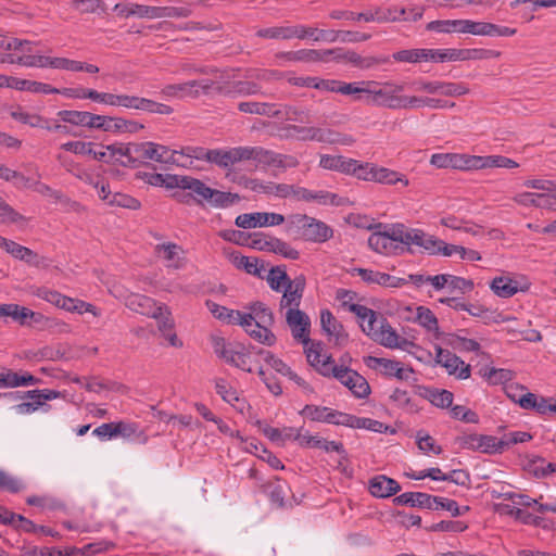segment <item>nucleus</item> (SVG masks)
<instances>
[{"label":"nucleus","mask_w":556,"mask_h":556,"mask_svg":"<svg viewBox=\"0 0 556 556\" xmlns=\"http://www.w3.org/2000/svg\"><path fill=\"white\" fill-rule=\"evenodd\" d=\"M390 399L397 404L399 407L409 412L416 413L418 410L417 405L414 401L408 396V393L405 390L395 389L391 394Z\"/></svg>","instance_id":"59"},{"label":"nucleus","mask_w":556,"mask_h":556,"mask_svg":"<svg viewBox=\"0 0 556 556\" xmlns=\"http://www.w3.org/2000/svg\"><path fill=\"white\" fill-rule=\"evenodd\" d=\"M225 316V323L229 325L241 326L244 329V331L250 336L251 327H253L251 315H248V313H242L240 311L229 308L227 315Z\"/></svg>","instance_id":"54"},{"label":"nucleus","mask_w":556,"mask_h":556,"mask_svg":"<svg viewBox=\"0 0 556 556\" xmlns=\"http://www.w3.org/2000/svg\"><path fill=\"white\" fill-rule=\"evenodd\" d=\"M416 89L430 94H441L445 97H460L469 92V88L462 83L446 81H416Z\"/></svg>","instance_id":"14"},{"label":"nucleus","mask_w":556,"mask_h":556,"mask_svg":"<svg viewBox=\"0 0 556 556\" xmlns=\"http://www.w3.org/2000/svg\"><path fill=\"white\" fill-rule=\"evenodd\" d=\"M217 92L222 94H256L260 91V87L254 81H233L228 87H217Z\"/></svg>","instance_id":"45"},{"label":"nucleus","mask_w":556,"mask_h":556,"mask_svg":"<svg viewBox=\"0 0 556 556\" xmlns=\"http://www.w3.org/2000/svg\"><path fill=\"white\" fill-rule=\"evenodd\" d=\"M126 304L131 311L151 317L161 316L162 309H165V305H157L153 299L142 294L129 295Z\"/></svg>","instance_id":"20"},{"label":"nucleus","mask_w":556,"mask_h":556,"mask_svg":"<svg viewBox=\"0 0 556 556\" xmlns=\"http://www.w3.org/2000/svg\"><path fill=\"white\" fill-rule=\"evenodd\" d=\"M254 147H235L230 149H223L222 168L229 169L235 164L253 161Z\"/></svg>","instance_id":"26"},{"label":"nucleus","mask_w":556,"mask_h":556,"mask_svg":"<svg viewBox=\"0 0 556 556\" xmlns=\"http://www.w3.org/2000/svg\"><path fill=\"white\" fill-rule=\"evenodd\" d=\"M415 320L428 331H434L437 338L440 337L438 318L430 308L418 306Z\"/></svg>","instance_id":"47"},{"label":"nucleus","mask_w":556,"mask_h":556,"mask_svg":"<svg viewBox=\"0 0 556 556\" xmlns=\"http://www.w3.org/2000/svg\"><path fill=\"white\" fill-rule=\"evenodd\" d=\"M266 280L274 291L280 292L293 279H290L283 266H275L269 269Z\"/></svg>","instance_id":"44"},{"label":"nucleus","mask_w":556,"mask_h":556,"mask_svg":"<svg viewBox=\"0 0 556 556\" xmlns=\"http://www.w3.org/2000/svg\"><path fill=\"white\" fill-rule=\"evenodd\" d=\"M219 236L226 241H229V242H232V243H236L239 245H247V247H249L250 239H251L250 233H247L241 230H233V229L222 230L219 232Z\"/></svg>","instance_id":"64"},{"label":"nucleus","mask_w":556,"mask_h":556,"mask_svg":"<svg viewBox=\"0 0 556 556\" xmlns=\"http://www.w3.org/2000/svg\"><path fill=\"white\" fill-rule=\"evenodd\" d=\"M361 84L368 86V89L364 90V93L371 97L368 103L390 110H401V92L404 90L403 84H397L392 80H368L362 81Z\"/></svg>","instance_id":"5"},{"label":"nucleus","mask_w":556,"mask_h":556,"mask_svg":"<svg viewBox=\"0 0 556 556\" xmlns=\"http://www.w3.org/2000/svg\"><path fill=\"white\" fill-rule=\"evenodd\" d=\"M467 21L468 20H445V21H432L427 24L428 30L439 31V33H451V31H467Z\"/></svg>","instance_id":"43"},{"label":"nucleus","mask_w":556,"mask_h":556,"mask_svg":"<svg viewBox=\"0 0 556 556\" xmlns=\"http://www.w3.org/2000/svg\"><path fill=\"white\" fill-rule=\"evenodd\" d=\"M367 324L361 323L362 330L370 337L375 342L389 348H403L407 343L406 339L399 341L400 337L396 331L390 326L387 319L374 313L372 318H368Z\"/></svg>","instance_id":"6"},{"label":"nucleus","mask_w":556,"mask_h":556,"mask_svg":"<svg viewBox=\"0 0 556 556\" xmlns=\"http://www.w3.org/2000/svg\"><path fill=\"white\" fill-rule=\"evenodd\" d=\"M238 110L242 113L263 115L267 117H276L278 114L276 105L266 102H240L238 104Z\"/></svg>","instance_id":"35"},{"label":"nucleus","mask_w":556,"mask_h":556,"mask_svg":"<svg viewBox=\"0 0 556 556\" xmlns=\"http://www.w3.org/2000/svg\"><path fill=\"white\" fill-rule=\"evenodd\" d=\"M405 14L406 10L404 8H376L375 11L358 13L357 20H364L365 22L377 21L379 23L396 22L401 21Z\"/></svg>","instance_id":"22"},{"label":"nucleus","mask_w":556,"mask_h":556,"mask_svg":"<svg viewBox=\"0 0 556 556\" xmlns=\"http://www.w3.org/2000/svg\"><path fill=\"white\" fill-rule=\"evenodd\" d=\"M381 229H374L375 231L368 238V247L383 255H396L400 252H403L404 249L399 244L394 243L389 232L387 231V227H382Z\"/></svg>","instance_id":"16"},{"label":"nucleus","mask_w":556,"mask_h":556,"mask_svg":"<svg viewBox=\"0 0 556 556\" xmlns=\"http://www.w3.org/2000/svg\"><path fill=\"white\" fill-rule=\"evenodd\" d=\"M253 190L263 192L268 195H275L281 199L290 197L291 187L288 184H276V182H260Z\"/></svg>","instance_id":"50"},{"label":"nucleus","mask_w":556,"mask_h":556,"mask_svg":"<svg viewBox=\"0 0 556 556\" xmlns=\"http://www.w3.org/2000/svg\"><path fill=\"white\" fill-rule=\"evenodd\" d=\"M210 188L211 187L206 186L202 180L191 176L188 177V182L184 185V190H189L186 198L191 197L194 202L201 206H204L206 203Z\"/></svg>","instance_id":"32"},{"label":"nucleus","mask_w":556,"mask_h":556,"mask_svg":"<svg viewBox=\"0 0 556 556\" xmlns=\"http://www.w3.org/2000/svg\"><path fill=\"white\" fill-rule=\"evenodd\" d=\"M369 491L376 497H389L401 491V485L392 478L380 475L369 480Z\"/></svg>","instance_id":"23"},{"label":"nucleus","mask_w":556,"mask_h":556,"mask_svg":"<svg viewBox=\"0 0 556 556\" xmlns=\"http://www.w3.org/2000/svg\"><path fill=\"white\" fill-rule=\"evenodd\" d=\"M88 99L104 103L113 106H123L125 94H114L109 92H98L97 90H89L87 93Z\"/></svg>","instance_id":"53"},{"label":"nucleus","mask_w":556,"mask_h":556,"mask_svg":"<svg viewBox=\"0 0 556 556\" xmlns=\"http://www.w3.org/2000/svg\"><path fill=\"white\" fill-rule=\"evenodd\" d=\"M374 181L383 185H396L403 184V186H408V179L401 173L387 168V167H376V175L372 176Z\"/></svg>","instance_id":"40"},{"label":"nucleus","mask_w":556,"mask_h":556,"mask_svg":"<svg viewBox=\"0 0 556 556\" xmlns=\"http://www.w3.org/2000/svg\"><path fill=\"white\" fill-rule=\"evenodd\" d=\"M358 417L330 408L328 424L356 429Z\"/></svg>","instance_id":"58"},{"label":"nucleus","mask_w":556,"mask_h":556,"mask_svg":"<svg viewBox=\"0 0 556 556\" xmlns=\"http://www.w3.org/2000/svg\"><path fill=\"white\" fill-rule=\"evenodd\" d=\"M114 11L123 17L156 18V7L137 3H117Z\"/></svg>","instance_id":"29"},{"label":"nucleus","mask_w":556,"mask_h":556,"mask_svg":"<svg viewBox=\"0 0 556 556\" xmlns=\"http://www.w3.org/2000/svg\"><path fill=\"white\" fill-rule=\"evenodd\" d=\"M136 167L143 164L147 160L159 163L179 164L177 151H170L167 147L154 142H135Z\"/></svg>","instance_id":"7"},{"label":"nucleus","mask_w":556,"mask_h":556,"mask_svg":"<svg viewBox=\"0 0 556 556\" xmlns=\"http://www.w3.org/2000/svg\"><path fill=\"white\" fill-rule=\"evenodd\" d=\"M419 395L440 408H447L453 403V393L444 389L419 387Z\"/></svg>","instance_id":"30"},{"label":"nucleus","mask_w":556,"mask_h":556,"mask_svg":"<svg viewBox=\"0 0 556 556\" xmlns=\"http://www.w3.org/2000/svg\"><path fill=\"white\" fill-rule=\"evenodd\" d=\"M255 354L263 356L264 361L277 372L287 376L291 375V368L282 359L276 357L271 352L257 349Z\"/></svg>","instance_id":"55"},{"label":"nucleus","mask_w":556,"mask_h":556,"mask_svg":"<svg viewBox=\"0 0 556 556\" xmlns=\"http://www.w3.org/2000/svg\"><path fill=\"white\" fill-rule=\"evenodd\" d=\"M285 222V216L278 213H250L238 215L235 224L239 228L249 229L263 226H277Z\"/></svg>","instance_id":"15"},{"label":"nucleus","mask_w":556,"mask_h":556,"mask_svg":"<svg viewBox=\"0 0 556 556\" xmlns=\"http://www.w3.org/2000/svg\"><path fill=\"white\" fill-rule=\"evenodd\" d=\"M280 55L289 61L305 63L327 62L329 56H332L337 61H345L362 70L371 68L378 64L387 62V59L362 56L354 51H345L342 48L328 50L302 49L298 51L283 52Z\"/></svg>","instance_id":"1"},{"label":"nucleus","mask_w":556,"mask_h":556,"mask_svg":"<svg viewBox=\"0 0 556 556\" xmlns=\"http://www.w3.org/2000/svg\"><path fill=\"white\" fill-rule=\"evenodd\" d=\"M392 58L397 62L417 63L421 61H430L433 58L431 49H410L400 50L393 53Z\"/></svg>","instance_id":"41"},{"label":"nucleus","mask_w":556,"mask_h":556,"mask_svg":"<svg viewBox=\"0 0 556 556\" xmlns=\"http://www.w3.org/2000/svg\"><path fill=\"white\" fill-rule=\"evenodd\" d=\"M287 231L314 243H324L333 237V229L330 226L306 214L290 215Z\"/></svg>","instance_id":"2"},{"label":"nucleus","mask_w":556,"mask_h":556,"mask_svg":"<svg viewBox=\"0 0 556 556\" xmlns=\"http://www.w3.org/2000/svg\"><path fill=\"white\" fill-rule=\"evenodd\" d=\"M239 268H243L248 274L263 278L262 271L265 269L264 263H258L255 257L241 256L237 263Z\"/></svg>","instance_id":"60"},{"label":"nucleus","mask_w":556,"mask_h":556,"mask_svg":"<svg viewBox=\"0 0 556 556\" xmlns=\"http://www.w3.org/2000/svg\"><path fill=\"white\" fill-rule=\"evenodd\" d=\"M4 396L10 397L13 401L21 400L24 397L31 399L33 402L21 403L15 406L16 410L21 414L30 413L36 410L40 405L45 403V401H50L58 399L60 396V392L49 389L43 390H31L27 392H9L4 393Z\"/></svg>","instance_id":"10"},{"label":"nucleus","mask_w":556,"mask_h":556,"mask_svg":"<svg viewBox=\"0 0 556 556\" xmlns=\"http://www.w3.org/2000/svg\"><path fill=\"white\" fill-rule=\"evenodd\" d=\"M215 390L225 402L231 405H233L235 402H239V395L236 389H233L225 379L219 378L215 380Z\"/></svg>","instance_id":"57"},{"label":"nucleus","mask_w":556,"mask_h":556,"mask_svg":"<svg viewBox=\"0 0 556 556\" xmlns=\"http://www.w3.org/2000/svg\"><path fill=\"white\" fill-rule=\"evenodd\" d=\"M306 286V279L303 275L296 276L285 287L282 298L280 300V309L299 308Z\"/></svg>","instance_id":"17"},{"label":"nucleus","mask_w":556,"mask_h":556,"mask_svg":"<svg viewBox=\"0 0 556 556\" xmlns=\"http://www.w3.org/2000/svg\"><path fill=\"white\" fill-rule=\"evenodd\" d=\"M123 108L156 113L161 115H169L173 109L169 105L155 102L151 99L125 94Z\"/></svg>","instance_id":"19"},{"label":"nucleus","mask_w":556,"mask_h":556,"mask_svg":"<svg viewBox=\"0 0 556 556\" xmlns=\"http://www.w3.org/2000/svg\"><path fill=\"white\" fill-rule=\"evenodd\" d=\"M296 34L298 39L312 38L314 41L324 40L328 42H334L338 40V33H334V30L318 29L303 25H298Z\"/></svg>","instance_id":"34"},{"label":"nucleus","mask_w":556,"mask_h":556,"mask_svg":"<svg viewBox=\"0 0 556 556\" xmlns=\"http://www.w3.org/2000/svg\"><path fill=\"white\" fill-rule=\"evenodd\" d=\"M1 80H7L8 86L15 88L17 90H26L35 93H50V92H56L58 88L51 87L48 84L34 81V80H27V79H20V78H7L5 76H0Z\"/></svg>","instance_id":"31"},{"label":"nucleus","mask_w":556,"mask_h":556,"mask_svg":"<svg viewBox=\"0 0 556 556\" xmlns=\"http://www.w3.org/2000/svg\"><path fill=\"white\" fill-rule=\"evenodd\" d=\"M212 344L215 354L224 362L241 370L252 372V354L257 349L245 346L240 342H227L223 337H213Z\"/></svg>","instance_id":"3"},{"label":"nucleus","mask_w":556,"mask_h":556,"mask_svg":"<svg viewBox=\"0 0 556 556\" xmlns=\"http://www.w3.org/2000/svg\"><path fill=\"white\" fill-rule=\"evenodd\" d=\"M298 25L294 26H279V27H269L262 28L256 31V36L261 38H269V39H292L298 38Z\"/></svg>","instance_id":"38"},{"label":"nucleus","mask_w":556,"mask_h":556,"mask_svg":"<svg viewBox=\"0 0 556 556\" xmlns=\"http://www.w3.org/2000/svg\"><path fill=\"white\" fill-rule=\"evenodd\" d=\"M352 273L353 275L356 274L357 276H359L363 279V281L369 285L376 283L384 287L387 281L390 279L389 274L375 271L366 268H354Z\"/></svg>","instance_id":"52"},{"label":"nucleus","mask_w":556,"mask_h":556,"mask_svg":"<svg viewBox=\"0 0 556 556\" xmlns=\"http://www.w3.org/2000/svg\"><path fill=\"white\" fill-rule=\"evenodd\" d=\"M382 227H387V231L389 232L390 237L392 238L393 242L399 244H405L408 245V241L410 236V229L406 227L404 224H393V225H383L381 223L369 225L368 229H382Z\"/></svg>","instance_id":"36"},{"label":"nucleus","mask_w":556,"mask_h":556,"mask_svg":"<svg viewBox=\"0 0 556 556\" xmlns=\"http://www.w3.org/2000/svg\"><path fill=\"white\" fill-rule=\"evenodd\" d=\"M443 367L446 369L448 375H456L458 379H467L470 377V365L465 364V362L456 354H453L451 358L445 359Z\"/></svg>","instance_id":"46"},{"label":"nucleus","mask_w":556,"mask_h":556,"mask_svg":"<svg viewBox=\"0 0 556 556\" xmlns=\"http://www.w3.org/2000/svg\"><path fill=\"white\" fill-rule=\"evenodd\" d=\"M135 142L129 143H114L106 146V151L109 152L110 159H113V162L124 166L136 168V159L135 152Z\"/></svg>","instance_id":"21"},{"label":"nucleus","mask_w":556,"mask_h":556,"mask_svg":"<svg viewBox=\"0 0 556 556\" xmlns=\"http://www.w3.org/2000/svg\"><path fill=\"white\" fill-rule=\"evenodd\" d=\"M312 141L330 144L351 146L355 142L354 138L350 135L340 134L329 128L313 127Z\"/></svg>","instance_id":"27"},{"label":"nucleus","mask_w":556,"mask_h":556,"mask_svg":"<svg viewBox=\"0 0 556 556\" xmlns=\"http://www.w3.org/2000/svg\"><path fill=\"white\" fill-rule=\"evenodd\" d=\"M455 441L462 448L478 451L485 454L503 452V442H500V440L493 435L470 433L459 435Z\"/></svg>","instance_id":"9"},{"label":"nucleus","mask_w":556,"mask_h":556,"mask_svg":"<svg viewBox=\"0 0 556 556\" xmlns=\"http://www.w3.org/2000/svg\"><path fill=\"white\" fill-rule=\"evenodd\" d=\"M514 201L525 206L556 210L554 195L549 193L523 192L516 195Z\"/></svg>","instance_id":"25"},{"label":"nucleus","mask_w":556,"mask_h":556,"mask_svg":"<svg viewBox=\"0 0 556 556\" xmlns=\"http://www.w3.org/2000/svg\"><path fill=\"white\" fill-rule=\"evenodd\" d=\"M248 309L250 311L248 315H251L253 324L250 337L264 345L273 346L277 340L270 330V327L275 324L273 311L260 301L251 303Z\"/></svg>","instance_id":"4"},{"label":"nucleus","mask_w":556,"mask_h":556,"mask_svg":"<svg viewBox=\"0 0 556 556\" xmlns=\"http://www.w3.org/2000/svg\"><path fill=\"white\" fill-rule=\"evenodd\" d=\"M40 382L39 378L30 374L20 375L18 372L8 371L7 374H0V388H15L20 386L37 384Z\"/></svg>","instance_id":"33"},{"label":"nucleus","mask_w":556,"mask_h":556,"mask_svg":"<svg viewBox=\"0 0 556 556\" xmlns=\"http://www.w3.org/2000/svg\"><path fill=\"white\" fill-rule=\"evenodd\" d=\"M473 155L457 153H435L431 156L430 163L438 168H454L468 170L472 169L471 160Z\"/></svg>","instance_id":"18"},{"label":"nucleus","mask_w":556,"mask_h":556,"mask_svg":"<svg viewBox=\"0 0 556 556\" xmlns=\"http://www.w3.org/2000/svg\"><path fill=\"white\" fill-rule=\"evenodd\" d=\"M86 390L89 392L99 393L103 390L113 391V392H124L126 387L122 383L115 381H106L96 377L89 378L85 384Z\"/></svg>","instance_id":"48"},{"label":"nucleus","mask_w":556,"mask_h":556,"mask_svg":"<svg viewBox=\"0 0 556 556\" xmlns=\"http://www.w3.org/2000/svg\"><path fill=\"white\" fill-rule=\"evenodd\" d=\"M240 200L237 193L210 188L206 203L213 207H228Z\"/></svg>","instance_id":"37"},{"label":"nucleus","mask_w":556,"mask_h":556,"mask_svg":"<svg viewBox=\"0 0 556 556\" xmlns=\"http://www.w3.org/2000/svg\"><path fill=\"white\" fill-rule=\"evenodd\" d=\"M276 118L298 122V123H308L311 118L309 111L302 106L295 105H285L280 109H277Z\"/></svg>","instance_id":"39"},{"label":"nucleus","mask_w":556,"mask_h":556,"mask_svg":"<svg viewBox=\"0 0 556 556\" xmlns=\"http://www.w3.org/2000/svg\"><path fill=\"white\" fill-rule=\"evenodd\" d=\"M56 115L64 123L89 128V112L62 110Z\"/></svg>","instance_id":"51"},{"label":"nucleus","mask_w":556,"mask_h":556,"mask_svg":"<svg viewBox=\"0 0 556 556\" xmlns=\"http://www.w3.org/2000/svg\"><path fill=\"white\" fill-rule=\"evenodd\" d=\"M364 363L371 369L380 370V372L388 377H395L399 380H408L414 372L412 367L403 368L401 363L383 357L366 356Z\"/></svg>","instance_id":"11"},{"label":"nucleus","mask_w":556,"mask_h":556,"mask_svg":"<svg viewBox=\"0 0 556 556\" xmlns=\"http://www.w3.org/2000/svg\"><path fill=\"white\" fill-rule=\"evenodd\" d=\"M480 375L485 378L491 384H501L510 381L514 378V372L505 368H482Z\"/></svg>","instance_id":"49"},{"label":"nucleus","mask_w":556,"mask_h":556,"mask_svg":"<svg viewBox=\"0 0 556 556\" xmlns=\"http://www.w3.org/2000/svg\"><path fill=\"white\" fill-rule=\"evenodd\" d=\"M270 247L273 248L271 252L280 254L286 258L298 260L300 257L299 251L281 239L274 238Z\"/></svg>","instance_id":"62"},{"label":"nucleus","mask_w":556,"mask_h":556,"mask_svg":"<svg viewBox=\"0 0 556 556\" xmlns=\"http://www.w3.org/2000/svg\"><path fill=\"white\" fill-rule=\"evenodd\" d=\"M43 315L34 312L27 307L18 306L16 320L22 326H30L33 324H40L43 320Z\"/></svg>","instance_id":"61"},{"label":"nucleus","mask_w":556,"mask_h":556,"mask_svg":"<svg viewBox=\"0 0 556 556\" xmlns=\"http://www.w3.org/2000/svg\"><path fill=\"white\" fill-rule=\"evenodd\" d=\"M435 501L434 496L422 492H406L393 500L395 505H409L427 509H432Z\"/></svg>","instance_id":"28"},{"label":"nucleus","mask_w":556,"mask_h":556,"mask_svg":"<svg viewBox=\"0 0 556 556\" xmlns=\"http://www.w3.org/2000/svg\"><path fill=\"white\" fill-rule=\"evenodd\" d=\"M334 378L343 386L349 388L351 392L358 399H365L370 394V386L367 380L357 371L348 367L343 369H334Z\"/></svg>","instance_id":"12"},{"label":"nucleus","mask_w":556,"mask_h":556,"mask_svg":"<svg viewBox=\"0 0 556 556\" xmlns=\"http://www.w3.org/2000/svg\"><path fill=\"white\" fill-rule=\"evenodd\" d=\"M253 162L256 167H275L281 170L294 168L299 165V160L295 156L276 153L260 146L254 147Z\"/></svg>","instance_id":"8"},{"label":"nucleus","mask_w":556,"mask_h":556,"mask_svg":"<svg viewBox=\"0 0 556 556\" xmlns=\"http://www.w3.org/2000/svg\"><path fill=\"white\" fill-rule=\"evenodd\" d=\"M490 288L501 298H510L518 292L517 281L507 277H496L492 280Z\"/></svg>","instance_id":"42"},{"label":"nucleus","mask_w":556,"mask_h":556,"mask_svg":"<svg viewBox=\"0 0 556 556\" xmlns=\"http://www.w3.org/2000/svg\"><path fill=\"white\" fill-rule=\"evenodd\" d=\"M109 204L130 210H138L141 206L140 202L137 199L118 192L112 194L111 199L109 200Z\"/></svg>","instance_id":"63"},{"label":"nucleus","mask_w":556,"mask_h":556,"mask_svg":"<svg viewBox=\"0 0 556 556\" xmlns=\"http://www.w3.org/2000/svg\"><path fill=\"white\" fill-rule=\"evenodd\" d=\"M330 408L326 406L305 405L300 414L313 421L328 422Z\"/></svg>","instance_id":"56"},{"label":"nucleus","mask_w":556,"mask_h":556,"mask_svg":"<svg viewBox=\"0 0 556 556\" xmlns=\"http://www.w3.org/2000/svg\"><path fill=\"white\" fill-rule=\"evenodd\" d=\"M286 321L290 327L292 336L295 340L308 345L311 320L309 317L299 308H289L286 313Z\"/></svg>","instance_id":"13"},{"label":"nucleus","mask_w":556,"mask_h":556,"mask_svg":"<svg viewBox=\"0 0 556 556\" xmlns=\"http://www.w3.org/2000/svg\"><path fill=\"white\" fill-rule=\"evenodd\" d=\"M321 328L329 336L334 337L336 344L341 345L348 341V333L343 326L336 319L332 313L328 309H324L320 313Z\"/></svg>","instance_id":"24"}]
</instances>
